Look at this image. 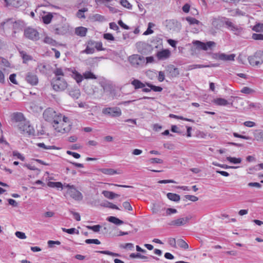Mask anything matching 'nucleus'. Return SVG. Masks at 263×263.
I'll list each match as a JSON object with an SVG mask.
<instances>
[{
	"label": "nucleus",
	"instance_id": "obj_38",
	"mask_svg": "<svg viewBox=\"0 0 263 263\" xmlns=\"http://www.w3.org/2000/svg\"><path fill=\"white\" fill-rule=\"evenodd\" d=\"M62 230L64 232L67 233L69 234H79V231L77 230L76 228H70V229H66L64 228H62Z\"/></svg>",
	"mask_w": 263,
	"mask_h": 263
},
{
	"label": "nucleus",
	"instance_id": "obj_23",
	"mask_svg": "<svg viewBox=\"0 0 263 263\" xmlns=\"http://www.w3.org/2000/svg\"><path fill=\"white\" fill-rule=\"evenodd\" d=\"M87 29L84 27H79L76 28L75 33L80 36H85L86 34Z\"/></svg>",
	"mask_w": 263,
	"mask_h": 263
},
{
	"label": "nucleus",
	"instance_id": "obj_8",
	"mask_svg": "<svg viewBox=\"0 0 263 263\" xmlns=\"http://www.w3.org/2000/svg\"><path fill=\"white\" fill-rule=\"evenodd\" d=\"M53 126L56 132L62 134L68 133L71 129V125L69 119L66 123L65 122H62L61 124L53 123Z\"/></svg>",
	"mask_w": 263,
	"mask_h": 263
},
{
	"label": "nucleus",
	"instance_id": "obj_57",
	"mask_svg": "<svg viewBox=\"0 0 263 263\" xmlns=\"http://www.w3.org/2000/svg\"><path fill=\"white\" fill-rule=\"evenodd\" d=\"M47 243L48 247L53 248L54 247V245H60L61 244V242L58 240H49L48 241Z\"/></svg>",
	"mask_w": 263,
	"mask_h": 263
},
{
	"label": "nucleus",
	"instance_id": "obj_21",
	"mask_svg": "<svg viewBox=\"0 0 263 263\" xmlns=\"http://www.w3.org/2000/svg\"><path fill=\"white\" fill-rule=\"evenodd\" d=\"M130 84L134 86L135 89L143 88L146 86V83H142L141 81L134 79L131 81Z\"/></svg>",
	"mask_w": 263,
	"mask_h": 263
},
{
	"label": "nucleus",
	"instance_id": "obj_20",
	"mask_svg": "<svg viewBox=\"0 0 263 263\" xmlns=\"http://www.w3.org/2000/svg\"><path fill=\"white\" fill-rule=\"evenodd\" d=\"M258 55L255 56H250L248 57V61L250 64L252 66H258L260 65L262 62H261L258 59Z\"/></svg>",
	"mask_w": 263,
	"mask_h": 263
},
{
	"label": "nucleus",
	"instance_id": "obj_35",
	"mask_svg": "<svg viewBox=\"0 0 263 263\" xmlns=\"http://www.w3.org/2000/svg\"><path fill=\"white\" fill-rule=\"evenodd\" d=\"M15 23H16V22H14L12 18H9L5 22L2 23L1 25L3 27V28H4L5 25L9 27H13Z\"/></svg>",
	"mask_w": 263,
	"mask_h": 263
},
{
	"label": "nucleus",
	"instance_id": "obj_24",
	"mask_svg": "<svg viewBox=\"0 0 263 263\" xmlns=\"http://www.w3.org/2000/svg\"><path fill=\"white\" fill-rule=\"evenodd\" d=\"M19 53L20 56L23 59L24 63H26L27 62L31 61L33 59L32 56L28 54L25 51L20 50Z\"/></svg>",
	"mask_w": 263,
	"mask_h": 263
},
{
	"label": "nucleus",
	"instance_id": "obj_31",
	"mask_svg": "<svg viewBox=\"0 0 263 263\" xmlns=\"http://www.w3.org/2000/svg\"><path fill=\"white\" fill-rule=\"evenodd\" d=\"M214 103L220 106H227L230 104L227 100L223 98H217L215 99Z\"/></svg>",
	"mask_w": 263,
	"mask_h": 263
},
{
	"label": "nucleus",
	"instance_id": "obj_37",
	"mask_svg": "<svg viewBox=\"0 0 263 263\" xmlns=\"http://www.w3.org/2000/svg\"><path fill=\"white\" fill-rule=\"evenodd\" d=\"M227 160L229 161L230 162L233 164H239L240 163L242 160L240 158H235L232 157H227Z\"/></svg>",
	"mask_w": 263,
	"mask_h": 263
},
{
	"label": "nucleus",
	"instance_id": "obj_64",
	"mask_svg": "<svg viewBox=\"0 0 263 263\" xmlns=\"http://www.w3.org/2000/svg\"><path fill=\"white\" fill-rule=\"evenodd\" d=\"M123 206L126 210L128 211H132L133 208L130 204V203L128 201H125L123 203Z\"/></svg>",
	"mask_w": 263,
	"mask_h": 263
},
{
	"label": "nucleus",
	"instance_id": "obj_7",
	"mask_svg": "<svg viewBox=\"0 0 263 263\" xmlns=\"http://www.w3.org/2000/svg\"><path fill=\"white\" fill-rule=\"evenodd\" d=\"M102 113L111 117H120L122 114L121 110L117 107L104 108L102 110Z\"/></svg>",
	"mask_w": 263,
	"mask_h": 263
},
{
	"label": "nucleus",
	"instance_id": "obj_40",
	"mask_svg": "<svg viewBox=\"0 0 263 263\" xmlns=\"http://www.w3.org/2000/svg\"><path fill=\"white\" fill-rule=\"evenodd\" d=\"M92 18L95 21H98L100 22H103L106 21V19L104 16L99 14H96L92 16Z\"/></svg>",
	"mask_w": 263,
	"mask_h": 263
},
{
	"label": "nucleus",
	"instance_id": "obj_62",
	"mask_svg": "<svg viewBox=\"0 0 263 263\" xmlns=\"http://www.w3.org/2000/svg\"><path fill=\"white\" fill-rule=\"evenodd\" d=\"M95 48L98 51H104L105 48L102 47V43L101 42H96L95 44Z\"/></svg>",
	"mask_w": 263,
	"mask_h": 263
},
{
	"label": "nucleus",
	"instance_id": "obj_1",
	"mask_svg": "<svg viewBox=\"0 0 263 263\" xmlns=\"http://www.w3.org/2000/svg\"><path fill=\"white\" fill-rule=\"evenodd\" d=\"M43 116L46 121L52 123L61 124L62 122H65L66 123L68 121V117L62 116V114L57 113L51 108L45 109Z\"/></svg>",
	"mask_w": 263,
	"mask_h": 263
},
{
	"label": "nucleus",
	"instance_id": "obj_55",
	"mask_svg": "<svg viewBox=\"0 0 263 263\" xmlns=\"http://www.w3.org/2000/svg\"><path fill=\"white\" fill-rule=\"evenodd\" d=\"M87 10L86 8H83V9L79 10L77 12V16L79 18H85V16L84 15V12L86 11Z\"/></svg>",
	"mask_w": 263,
	"mask_h": 263
},
{
	"label": "nucleus",
	"instance_id": "obj_47",
	"mask_svg": "<svg viewBox=\"0 0 263 263\" xmlns=\"http://www.w3.org/2000/svg\"><path fill=\"white\" fill-rule=\"evenodd\" d=\"M98 253L102 254H105V255H108L112 256H119V254L118 253H114L109 251H97Z\"/></svg>",
	"mask_w": 263,
	"mask_h": 263
},
{
	"label": "nucleus",
	"instance_id": "obj_58",
	"mask_svg": "<svg viewBox=\"0 0 263 263\" xmlns=\"http://www.w3.org/2000/svg\"><path fill=\"white\" fill-rule=\"evenodd\" d=\"M252 38L255 40H263V34L253 33Z\"/></svg>",
	"mask_w": 263,
	"mask_h": 263
},
{
	"label": "nucleus",
	"instance_id": "obj_15",
	"mask_svg": "<svg viewBox=\"0 0 263 263\" xmlns=\"http://www.w3.org/2000/svg\"><path fill=\"white\" fill-rule=\"evenodd\" d=\"M224 25L229 30L233 32L235 34L240 32L241 30L240 28L234 24L230 19L227 17L225 19Z\"/></svg>",
	"mask_w": 263,
	"mask_h": 263
},
{
	"label": "nucleus",
	"instance_id": "obj_60",
	"mask_svg": "<svg viewBox=\"0 0 263 263\" xmlns=\"http://www.w3.org/2000/svg\"><path fill=\"white\" fill-rule=\"evenodd\" d=\"M103 37L105 39L109 41H114L115 37L112 35V34L109 33H104L103 35Z\"/></svg>",
	"mask_w": 263,
	"mask_h": 263
},
{
	"label": "nucleus",
	"instance_id": "obj_19",
	"mask_svg": "<svg viewBox=\"0 0 263 263\" xmlns=\"http://www.w3.org/2000/svg\"><path fill=\"white\" fill-rule=\"evenodd\" d=\"M12 119L18 123L25 122V121H27L25 119L24 115L22 112H18L13 113Z\"/></svg>",
	"mask_w": 263,
	"mask_h": 263
},
{
	"label": "nucleus",
	"instance_id": "obj_4",
	"mask_svg": "<svg viewBox=\"0 0 263 263\" xmlns=\"http://www.w3.org/2000/svg\"><path fill=\"white\" fill-rule=\"evenodd\" d=\"M164 25L170 30L179 32L181 29V24L176 20H166L164 23Z\"/></svg>",
	"mask_w": 263,
	"mask_h": 263
},
{
	"label": "nucleus",
	"instance_id": "obj_54",
	"mask_svg": "<svg viewBox=\"0 0 263 263\" xmlns=\"http://www.w3.org/2000/svg\"><path fill=\"white\" fill-rule=\"evenodd\" d=\"M69 212L73 215V218L77 220V221H80L81 220V216L79 213L75 212L72 211L71 210H69Z\"/></svg>",
	"mask_w": 263,
	"mask_h": 263
},
{
	"label": "nucleus",
	"instance_id": "obj_9",
	"mask_svg": "<svg viewBox=\"0 0 263 263\" xmlns=\"http://www.w3.org/2000/svg\"><path fill=\"white\" fill-rule=\"evenodd\" d=\"M24 35L26 38L32 41H37L40 39L39 33L32 28L26 29L24 31Z\"/></svg>",
	"mask_w": 263,
	"mask_h": 263
},
{
	"label": "nucleus",
	"instance_id": "obj_14",
	"mask_svg": "<svg viewBox=\"0 0 263 263\" xmlns=\"http://www.w3.org/2000/svg\"><path fill=\"white\" fill-rule=\"evenodd\" d=\"M165 72L167 75L172 78L177 77L179 74V69L173 65H169L166 67Z\"/></svg>",
	"mask_w": 263,
	"mask_h": 263
},
{
	"label": "nucleus",
	"instance_id": "obj_49",
	"mask_svg": "<svg viewBox=\"0 0 263 263\" xmlns=\"http://www.w3.org/2000/svg\"><path fill=\"white\" fill-rule=\"evenodd\" d=\"M53 73L55 74V77H60L59 76H63L64 75L63 70L61 68L55 69L53 71Z\"/></svg>",
	"mask_w": 263,
	"mask_h": 263
},
{
	"label": "nucleus",
	"instance_id": "obj_11",
	"mask_svg": "<svg viewBox=\"0 0 263 263\" xmlns=\"http://www.w3.org/2000/svg\"><path fill=\"white\" fill-rule=\"evenodd\" d=\"M235 56L234 53L227 54L224 53H216L214 54L213 58L223 61H233Z\"/></svg>",
	"mask_w": 263,
	"mask_h": 263
},
{
	"label": "nucleus",
	"instance_id": "obj_34",
	"mask_svg": "<svg viewBox=\"0 0 263 263\" xmlns=\"http://www.w3.org/2000/svg\"><path fill=\"white\" fill-rule=\"evenodd\" d=\"M52 17L53 16L51 13H48L42 16L43 22L45 24H49L51 22Z\"/></svg>",
	"mask_w": 263,
	"mask_h": 263
},
{
	"label": "nucleus",
	"instance_id": "obj_41",
	"mask_svg": "<svg viewBox=\"0 0 263 263\" xmlns=\"http://www.w3.org/2000/svg\"><path fill=\"white\" fill-rule=\"evenodd\" d=\"M146 85L147 86L150 88L151 90L155 92H160L162 90V88L160 86H156L149 83H146Z\"/></svg>",
	"mask_w": 263,
	"mask_h": 263
},
{
	"label": "nucleus",
	"instance_id": "obj_52",
	"mask_svg": "<svg viewBox=\"0 0 263 263\" xmlns=\"http://www.w3.org/2000/svg\"><path fill=\"white\" fill-rule=\"evenodd\" d=\"M95 50L93 48L87 46L85 50L81 51V53L92 54L95 52Z\"/></svg>",
	"mask_w": 263,
	"mask_h": 263
},
{
	"label": "nucleus",
	"instance_id": "obj_43",
	"mask_svg": "<svg viewBox=\"0 0 263 263\" xmlns=\"http://www.w3.org/2000/svg\"><path fill=\"white\" fill-rule=\"evenodd\" d=\"M252 30L255 32H263V24L258 23L253 26Z\"/></svg>",
	"mask_w": 263,
	"mask_h": 263
},
{
	"label": "nucleus",
	"instance_id": "obj_51",
	"mask_svg": "<svg viewBox=\"0 0 263 263\" xmlns=\"http://www.w3.org/2000/svg\"><path fill=\"white\" fill-rule=\"evenodd\" d=\"M85 242L87 244L94 243L96 245L101 244L100 241L98 239H87Z\"/></svg>",
	"mask_w": 263,
	"mask_h": 263
},
{
	"label": "nucleus",
	"instance_id": "obj_27",
	"mask_svg": "<svg viewBox=\"0 0 263 263\" xmlns=\"http://www.w3.org/2000/svg\"><path fill=\"white\" fill-rule=\"evenodd\" d=\"M100 171L104 174L108 175H113L116 174H119L116 170L112 168H101Z\"/></svg>",
	"mask_w": 263,
	"mask_h": 263
},
{
	"label": "nucleus",
	"instance_id": "obj_17",
	"mask_svg": "<svg viewBox=\"0 0 263 263\" xmlns=\"http://www.w3.org/2000/svg\"><path fill=\"white\" fill-rule=\"evenodd\" d=\"M191 217L187 216L185 218H180L171 221L170 224L179 227L183 226L189 222Z\"/></svg>",
	"mask_w": 263,
	"mask_h": 263
},
{
	"label": "nucleus",
	"instance_id": "obj_22",
	"mask_svg": "<svg viewBox=\"0 0 263 263\" xmlns=\"http://www.w3.org/2000/svg\"><path fill=\"white\" fill-rule=\"evenodd\" d=\"M102 194L104 195V197L109 199H113L115 198L118 197L120 196L119 194H117L112 192L108 191H103L102 192Z\"/></svg>",
	"mask_w": 263,
	"mask_h": 263
},
{
	"label": "nucleus",
	"instance_id": "obj_3",
	"mask_svg": "<svg viewBox=\"0 0 263 263\" xmlns=\"http://www.w3.org/2000/svg\"><path fill=\"white\" fill-rule=\"evenodd\" d=\"M64 188L67 189V193L74 200L78 201L82 200L83 196L82 193L78 191L73 185L64 183Z\"/></svg>",
	"mask_w": 263,
	"mask_h": 263
},
{
	"label": "nucleus",
	"instance_id": "obj_6",
	"mask_svg": "<svg viewBox=\"0 0 263 263\" xmlns=\"http://www.w3.org/2000/svg\"><path fill=\"white\" fill-rule=\"evenodd\" d=\"M193 44L196 46L198 49L205 51L208 49H212L213 47L216 46V43L214 41H208L204 43L200 41H195L193 42Z\"/></svg>",
	"mask_w": 263,
	"mask_h": 263
},
{
	"label": "nucleus",
	"instance_id": "obj_44",
	"mask_svg": "<svg viewBox=\"0 0 263 263\" xmlns=\"http://www.w3.org/2000/svg\"><path fill=\"white\" fill-rule=\"evenodd\" d=\"M169 116L171 118H175V119H180V120H184V121H186L194 122V120L193 119L185 118L182 116H177V115H175L174 114H170Z\"/></svg>",
	"mask_w": 263,
	"mask_h": 263
},
{
	"label": "nucleus",
	"instance_id": "obj_33",
	"mask_svg": "<svg viewBox=\"0 0 263 263\" xmlns=\"http://www.w3.org/2000/svg\"><path fill=\"white\" fill-rule=\"evenodd\" d=\"M177 244L181 248L187 249L189 248L188 244L183 239H179L177 240Z\"/></svg>",
	"mask_w": 263,
	"mask_h": 263
},
{
	"label": "nucleus",
	"instance_id": "obj_45",
	"mask_svg": "<svg viewBox=\"0 0 263 263\" xmlns=\"http://www.w3.org/2000/svg\"><path fill=\"white\" fill-rule=\"evenodd\" d=\"M186 20L190 23V24H197L198 25L200 23V22L196 20V18L192 17H186Z\"/></svg>",
	"mask_w": 263,
	"mask_h": 263
},
{
	"label": "nucleus",
	"instance_id": "obj_53",
	"mask_svg": "<svg viewBox=\"0 0 263 263\" xmlns=\"http://www.w3.org/2000/svg\"><path fill=\"white\" fill-rule=\"evenodd\" d=\"M12 154L13 156L16 157L18 159H20L21 160L24 161L25 160V158L24 156H23L21 153H20L18 152L15 151L12 152Z\"/></svg>",
	"mask_w": 263,
	"mask_h": 263
},
{
	"label": "nucleus",
	"instance_id": "obj_39",
	"mask_svg": "<svg viewBox=\"0 0 263 263\" xmlns=\"http://www.w3.org/2000/svg\"><path fill=\"white\" fill-rule=\"evenodd\" d=\"M163 210H165V214H162L161 215L162 216H165V215L170 216L172 214H176L177 213V210L175 209H173V208H167V209L164 208ZM162 210H163V209L162 210Z\"/></svg>",
	"mask_w": 263,
	"mask_h": 263
},
{
	"label": "nucleus",
	"instance_id": "obj_30",
	"mask_svg": "<svg viewBox=\"0 0 263 263\" xmlns=\"http://www.w3.org/2000/svg\"><path fill=\"white\" fill-rule=\"evenodd\" d=\"M167 197L171 200L178 202L180 200V197L178 194L172 193H168L167 194Z\"/></svg>",
	"mask_w": 263,
	"mask_h": 263
},
{
	"label": "nucleus",
	"instance_id": "obj_59",
	"mask_svg": "<svg viewBox=\"0 0 263 263\" xmlns=\"http://www.w3.org/2000/svg\"><path fill=\"white\" fill-rule=\"evenodd\" d=\"M233 136H234V137H235L236 138H241V139H245V140H250V139H251V138L250 137H249V136L241 135L238 134L237 133H233Z\"/></svg>",
	"mask_w": 263,
	"mask_h": 263
},
{
	"label": "nucleus",
	"instance_id": "obj_42",
	"mask_svg": "<svg viewBox=\"0 0 263 263\" xmlns=\"http://www.w3.org/2000/svg\"><path fill=\"white\" fill-rule=\"evenodd\" d=\"M120 3L124 8H126L129 10L132 9V5L130 4V3H129L127 0H120Z\"/></svg>",
	"mask_w": 263,
	"mask_h": 263
},
{
	"label": "nucleus",
	"instance_id": "obj_56",
	"mask_svg": "<svg viewBox=\"0 0 263 263\" xmlns=\"http://www.w3.org/2000/svg\"><path fill=\"white\" fill-rule=\"evenodd\" d=\"M15 235L17 238L20 239H24L26 238V236L25 233L22 232L16 231L15 233Z\"/></svg>",
	"mask_w": 263,
	"mask_h": 263
},
{
	"label": "nucleus",
	"instance_id": "obj_28",
	"mask_svg": "<svg viewBox=\"0 0 263 263\" xmlns=\"http://www.w3.org/2000/svg\"><path fill=\"white\" fill-rule=\"evenodd\" d=\"M68 93L73 99H78L81 95L79 89H78L70 90L69 91Z\"/></svg>",
	"mask_w": 263,
	"mask_h": 263
},
{
	"label": "nucleus",
	"instance_id": "obj_63",
	"mask_svg": "<svg viewBox=\"0 0 263 263\" xmlns=\"http://www.w3.org/2000/svg\"><path fill=\"white\" fill-rule=\"evenodd\" d=\"M149 161L151 163L161 164L163 163V160L162 159L157 158H151L149 159Z\"/></svg>",
	"mask_w": 263,
	"mask_h": 263
},
{
	"label": "nucleus",
	"instance_id": "obj_36",
	"mask_svg": "<svg viewBox=\"0 0 263 263\" xmlns=\"http://www.w3.org/2000/svg\"><path fill=\"white\" fill-rule=\"evenodd\" d=\"M83 77L86 79H96L97 77L91 71H86L83 73Z\"/></svg>",
	"mask_w": 263,
	"mask_h": 263
},
{
	"label": "nucleus",
	"instance_id": "obj_48",
	"mask_svg": "<svg viewBox=\"0 0 263 263\" xmlns=\"http://www.w3.org/2000/svg\"><path fill=\"white\" fill-rule=\"evenodd\" d=\"M101 228V226L99 224L95 225V226H87V228L89 230H91L95 232H98L100 231V230Z\"/></svg>",
	"mask_w": 263,
	"mask_h": 263
},
{
	"label": "nucleus",
	"instance_id": "obj_26",
	"mask_svg": "<svg viewBox=\"0 0 263 263\" xmlns=\"http://www.w3.org/2000/svg\"><path fill=\"white\" fill-rule=\"evenodd\" d=\"M72 76L78 83H81L83 79V77L81 74V73L75 70L72 71Z\"/></svg>",
	"mask_w": 263,
	"mask_h": 263
},
{
	"label": "nucleus",
	"instance_id": "obj_13",
	"mask_svg": "<svg viewBox=\"0 0 263 263\" xmlns=\"http://www.w3.org/2000/svg\"><path fill=\"white\" fill-rule=\"evenodd\" d=\"M225 19V17L222 16L213 17L211 20V24L215 29H219L224 25Z\"/></svg>",
	"mask_w": 263,
	"mask_h": 263
},
{
	"label": "nucleus",
	"instance_id": "obj_50",
	"mask_svg": "<svg viewBox=\"0 0 263 263\" xmlns=\"http://www.w3.org/2000/svg\"><path fill=\"white\" fill-rule=\"evenodd\" d=\"M213 164L215 166H217L220 167L224 168V169L237 168L238 167V166H229L226 164H220L218 163H213Z\"/></svg>",
	"mask_w": 263,
	"mask_h": 263
},
{
	"label": "nucleus",
	"instance_id": "obj_10",
	"mask_svg": "<svg viewBox=\"0 0 263 263\" xmlns=\"http://www.w3.org/2000/svg\"><path fill=\"white\" fill-rule=\"evenodd\" d=\"M53 31L55 34L64 35L69 32V26L66 24H55L53 26Z\"/></svg>",
	"mask_w": 263,
	"mask_h": 263
},
{
	"label": "nucleus",
	"instance_id": "obj_46",
	"mask_svg": "<svg viewBox=\"0 0 263 263\" xmlns=\"http://www.w3.org/2000/svg\"><path fill=\"white\" fill-rule=\"evenodd\" d=\"M37 146L43 148L45 149H56V147L53 145L51 146H47L44 143H39L37 144Z\"/></svg>",
	"mask_w": 263,
	"mask_h": 263
},
{
	"label": "nucleus",
	"instance_id": "obj_29",
	"mask_svg": "<svg viewBox=\"0 0 263 263\" xmlns=\"http://www.w3.org/2000/svg\"><path fill=\"white\" fill-rule=\"evenodd\" d=\"M47 185L49 187L52 188H57V189H63L64 188V184L60 182H52L49 181L48 182Z\"/></svg>",
	"mask_w": 263,
	"mask_h": 263
},
{
	"label": "nucleus",
	"instance_id": "obj_18",
	"mask_svg": "<svg viewBox=\"0 0 263 263\" xmlns=\"http://www.w3.org/2000/svg\"><path fill=\"white\" fill-rule=\"evenodd\" d=\"M26 81L32 86L36 85L38 83L37 76L31 72H28L26 77Z\"/></svg>",
	"mask_w": 263,
	"mask_h": 263
},
{
	"label": "nucleus",
	"instance_id": "obj_16",
	"mask_svg": "<svg viewBox=\"0 0 263 263\" xmlns=\"http://www.w3.org/2000/svg\"><path fill=\"white\" fill-rule=\"evenodd\" d=\"M156 56L159 61L165 60L170 57L171 51L168 49H162L158 51Z\"/></svg>",
	"mask_w": 263,
	"mask_h": 263
},
{
	"label": "nucleus",
	"instance_id": "obj_61",
	"mask_svg": "<svg viewBox=\"0 0 263 263\" xmlns=\"http://www.w3.org/2000/svg\"><path fill=\"white\" fill-rule=\"evenodd\" d=\"M186 199L192 201H196L198 200V198L195 196L194 195H187L184 196Z\"/></svg>",
	"mask_w": 263,
	"mask_h": 263
},
{
	"label": "nucleus",
	"instance_id": "obj_25",
	"mask_svg": "<svg viewBox=\"0 0 263 263\" xmlns=\"http://www.w3.org/2000/svg\"><path fill=\"white\" fill-rule=\"evenodd\" d=\"M107 220L116 225H121L124 223V221L114 216H109Z\"/></svg>",
	"mask_w": 263,
	"mask_h": 263
},
{
	"label": "nucleus",
	"instance_id": "obj_32",
	"mask_svg": "<svg viewBox=\"0 0 263 263\" xmlns=\"http://www.w3.org/2000/svg\"><path fill=\"white\" fill-rule=\"evenodd\" d=\"M254 136L257 141H263V130L260 129L256 130L254 133Z\"/></svg>",
	"mask_w": 263,
	"mask_h": 263
},
{
	"label": "nucleus",
	"instance_id": "obj_12",
	"mask_svg": "<svg viewBox=\"0 0 263 263\" xmlns=\"http://www.w3.org/2000/svg\"><path fill=\"white\" fill-rule=\"evenodd\" d=\"M144 61V58L138 54H133L129 57V61L134 67H137Z\"/></svg>",
	"mask_w": 263,
	"mask_h": 263
},
{
	"label": "nucleus",
	"instance_id": "obj_5",
	"mask_svg": "<svg viewBox=\"0 0 263 263\" xmlns=\"http://www.w3.org/2000/svg\"><path fill=\"white\" fill-rule=\"evenodd\" d=\"M17 126L18 129L22 132V133H26L29 136L35 135V130L29 121H26L25 122L18 123Z\"/></svg>",
	"mask_w": 263,
	"mask_h": 263
},
{
	"label": "nucleus",
	"instance_id": "obj_2",
	"mask_svg": "<svg viewBox=\"0 0 263 263\" xmlns=\"http://www.w3.org/2000/svg\"><path fill=\"white\" fill-rule=\"evenodd\" d=\"M53 89L56 91H62L67 87L68 84L64 79L61 77H54L51 81Z\"/></svg>",
	"mask_w": 263,
	"mask_h": 263
}]
</instances>
